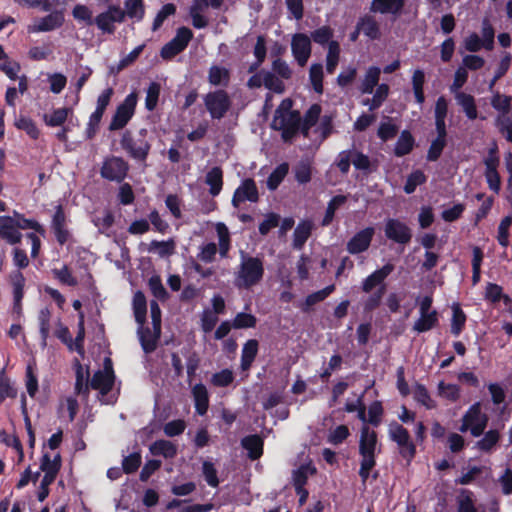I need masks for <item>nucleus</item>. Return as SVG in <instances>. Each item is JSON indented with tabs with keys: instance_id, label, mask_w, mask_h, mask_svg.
<instances>
[{
	"instance_id": "f257e3e1",
	"label": "nucleus",
	"mask_w": 512,
	"mask_h": 512,
	"mask_svg": "<svg viewBox=\"0 0 512 512\" xmlns=\"http://www.w3.org/2000/svg\"><path fill=\"white\" fill-rule=\"evenodd\" d=\"M264 276L263 261L241 252V261L234 274V285L238 289L249 290L259 284Z\"/></svg>"
},
{
	"instance_id": "f03ea898",
	"label": "nucleus",
	"mask_w": 512,
	"mask_h": 512,
	"mask_svg": "<svg viewBox=\"0 0 512 512\" xmlns=\"http://www.w3.org/2000/svg\"><path fill=\"white\" fill-rule=\"evenodd\" d=\"M378 450L376 432L364 425L359 440V453L361 455L359 475L363 482L368 479L370 471L376 465L375 456Z\"/></svg>"
},
{
	"instance_id": "7ed1b4c3",
	"label": "nucleus",
	"mask_w": 512,
	"mask_h": 512,
	"mask_svg": "<svg viewBox=\"0 0 512 512\" xmlns=\"http://www.w3.org/2000/svg\"><path fill=\"white\" fill-rule=\"evenodd\" d=\"M292 101L284 99L277 108L271 126L282 131L284 141H290L300 128V114L292 111Z\"/></svg>"
},
{
	"instance_id": "20e7f679",
	"label": "nucleus",
	"mask_w": 512,
	"mask_h": 512,
	"mask_svg": "<svg viewBox=\"0 0 512 512\" xmlns=\"http://www.w3.org/2000/svg\"><path fill=\"white\" fill-rule=\"evenodd\" d=\"M488 421V415L482 411L481 403L476 402L463 415L459 430L463 433L469 431L473 437H479L484 433Z\"/></svg>"
},
{
	"instance_id": "39448f33",
	"label": "nucleus",
	"mask_w": 512,
	"mask_h": 512,
	"mask_svg": "<svg viewBox=\"0 0 512 512\" xmlns=\"http://www.w3.org/2000/svg\"><path fill=\"white\" fill-rule=\"evenodd\" d=\"M204 105L212 119H221L231 107V99L223 90H216L207 93L204 98Z\"/></svg>"
},
{
	"instance_id": "423d86ee",
	"label": "nucleus",
	"mask_w": 512,
	"mask_h": 512,
	"mask_svg": "<svg viewBox=\"0 0 512 512\" xmlns=\"http://www.w3.org/2000/svg\"><path fill=\"white\" fill-rule=\"evenodd\" d=\"M137 104L136 93H130L124 101L117 107L116 113L112 118L109 129L119 130L123 128L132 118Z\"/></svg>"
},
{
	"instance_id": "0eeeda50",
	"label": "nucleus",
	"mask_w": 512,
	"mask_h": 512,
	"mask_svg": "<svg viewBox=\"0 0 512 512\" xmlns=\"http://www.w3.org/2000/svg\"><path fill=\"white\" fill-rule=\"evenodd\" d=\"M125 12L119 6H109L108 9L94 19V23L103 33L112 34L115 31V23L124 21Z\"/></svg>"
},
{
	"instance_id": "6e6552de",
	"label": "nucleus",
	"mask_w": 512,
	"mask_h": 512,
	"mask_svg": "<svg viewBox=\"0 0 512 512\" xmlns=\"http://www.w3.org/2000/svg\"><path fill=\"white\" fill-rule=\"evenodd\" d=\"M193 36L189 28L181 27L177 30L175 37L161 49V57L171 59L182 52L190 42Z\"/></svg>"
},
{
	"instance_id": "1a4fd4ad",
	"label": "nucleus",
	"mask_w": 512,
	"mask_h": 512,
	"mask_svg": "<svg viewBox=\"0 0 512 512\" xmlns=\"http://www.w3.org/2000/svg\"><path fill=\"white\" fill-rule=\"evenodd\" d=\"M114 383V372L112 367V361L109 357L104 359L103 369L97 371L91 380V387L99 390L104 396L107 394Z\"/></svg>"
},
{
	"instance_id": "9d476101",
	"label": "nucleus",
	"mask_w": 512,
	"mask_h": 512,
	"mask_svg": "<svg viewBox=\"0 0 512 512\" xmlns=\"http://www.w3.org/2000/svg\"><path fill=\"white\" fill-rule=\"evenodd\" d=\"M389 436L397 443L403 457L411 459L415 454V446L410 440L408 431L398 423L389 425Z\"/></svg>"
},
{
	"instance_id": "9b49d317",
	"label": "nucleus",
	"mask_w": 512,
	"mask_h": 512,
	"mask_svg": "<svg viewBox=\"0 0 512 512\" xmlns=\"http://www.w3.org/2000/svg\"><path fill=\"white\" fill-rule=\"evenodd\" d=\"M128 171V164L119 157L107 158L101 168V176L110 181H122Z\"/></svg>"
},
{
	"instance_id": "f8f14e48",
	"label": "nucleus",
	"mask_w": 512,
	"mask_h": 512,
	"mask_svg": "<svg viewBox=\"0 0 512 512\" xmlns=\"http://www.w3.org/2000/svg\"><path fill=\"white\" fill-rule=\"evenodd\" d=\"M63 23V13L61 11H54L45 17L34 19L27 30L29 33L49 32L61 27Z\"/></svg>"
},
{
	"instance_id": "ddd939ff",
	"label": "nucleus",
	"mask_w": 512,
	"mask_h": 512,
	"mask_svg": "<svg viewBox=\"0 0 512 512\" xmlns=\"http://www.w3.org/2000/svg\"><path fill=\"white\" fill-rule=\"evenodd\" d=\"M292 54L300 66H305L311 55V40L303 33H297L291 41Z\"/></svg>"
},
{
	"instance_id": "4468645a",
	"label": "nucleus",
	"mask_w": 512,
	"mask_h": 512,
	"mask_svg": "<svg viewBox=\"0 0 512 512\" xmlns=\"http://www.w3.org/2000/svg\"><path fill=\"white\" fill-rule=\"evenodd\" d=\"M121 145L131 157L141 161L146 159L150 150V144L145 138L133 139L128 133L123 135Z\"/></svg>"
},
{
	"instance_id": "2eb2a0df",
	"label": "nucleus",
	"mask_w": 512,
	"mask_h": 512,
	"mask_svg": "<svg viewBox=\"0 0 512 512\" xmlns=\"http://www.w3.org/2000/svg\"><path fill=\"white\" fill-rule=\"evenodd\" d=\"M375 234L373 227H367L358 231L346 245L347 251L352 254H359L365 252L370 247L371 241Z\"/></svg>"
},
{
	"instance_id": "dca6fc26",
	"label": "nucleus",
	"mask_w": 512,
	"mask_h": 512,
	"mask_svg": "<svg viewBox=\"0 0 512 512\" xmlns=\"http://www.w3.org/2000/svg\"><path fill=\"white\" fill-rule=\"evenodd\" d=\"M485 164V178L488 187L495 193H499L501 188V179L497 171L499 159L494 151H490L489 155L484 160Z\"/></svg>"
},
{
	"instance_id": "f3484780",
	"label": "nucleus",
	"mask_w": 512,
	"mask_h": 512,
	"mask_svg": "<svg viewBox=\"0 0 512 512\" xmlns=\"http://www.w3.org/2000/svg\"><path fill=\"white\" fill-rule=\"evenodd\" d=\"M385 235L387 238L400 244L408 243L411 239V232L408 226L397 219H388L386 221Z\"/></svg>"
},
{
	"instance_id": "a211bd4d",
	"label": "nucleus",
	"mask_w": 512,
	"mask_h": 512,
	"mask_svg": "<svg viewBox=\"0 0 512 512\" xmlns=\"http://www.w3.org/2000/svg\"><path fill=\"white\" fill-rule=\"evenodd\" d=\"M258 199V191L255 182L252 179H246L235 190L232 204L238 208L245 201L256 202Z\"/></svg>"
},
{
	"instance_id": "6ab92c4d",
	"label": "nucleus",
	"mask_w": 512,
	"mask_h": 512,
	"mask_svg": "<svg viewBox=\"0 0 512 512\" xmlns=\"http://www.w3.org/2000/svg\"><path fill=\"white\" fill-rule=\"evenodd\" d=\"M394 265L391 263L385 264L380 269L375 270L367 276L362 282V290L365 293L371 292L375 287L383 286L384 280L393 272Z\"/></svg>"
},
{
	"instance_id": "aec40b11",
	"label": "nucleus",
	"mask_w": 512,
	"mask_h": 512,
	"mask_svg": "<svg viewBox=\"0 0 512 512\" xmlns=\"http://www.w3.org/2000/svg\"><path fill=\"white\" fill-rule=\"evenodd\" d=\"M52 229L60 244H64L69 240L70 233L66 227V216L61 206H57L53 215Z\"/></svg>"
},
{
	"instance_id": "412c9836",
	"label": "nucleus",
	"mask_w": 512,
	"mask_h": 512,
	"mask_svg": "<svg viewBox=\"0 0 512 512\" xmlns=\"http://www.w3.org/2000/svg\"><path fill=\"white\" fill-rule=\"evenodd\" d=\"M208 7V0H193L189 9V14L195 28L202 29L208 25V19L204 15V12Z\"/></svg>"
},
{
	"instance_id": "4be33fe9",
	"label": "nucleus",
	"mask_w": 512,
	"mask_h": 512,
	"mask_svg": "<svg viewBox=\"0 0 512 512\" xmlns=\"http://www.w3.org/2000/svg\"><path fill=\"white\" fill-rule=\"evenodd\" d=\"M0 237L10 244L20 242L22 235L12 218H0Z\"/></svg>"
},
{
	"instance_id": "5701e85b",
	"label": "nucleus",
	"mask_w": 512,
	"mask_h": 512,
	"mask_svg": "<svg viewBox=\"0 0 512 512\" xmlns=\"http://www.w3.org/2000/svg\"><path fill=\"white\" fill-rule=\"evenodd\" d=\"M380 74L381 70L379 67H369L360 81L359 91L362 94H371L374 88L378 85Z\"/></svg>"
},
{
	"instance_id": "b1692460",
	"label": "nucleus",
	"mask_w": 512,
	"mask_h": 512,
	"mask_svg": "<svg viewBox=\"0 0 512 512\" xmlns=\"http://www.w3.org/2000/svg\"><path fill=\"white\" fill-rule=\"evenodd\" d=\"M454 98L468 119L475 120L478 117L475 99L472 95L464 92H456Z\"/></svg>"
},
{
	"instance_id": "393cba45",
	"label": "nucleus",
	"mask_w": 512,
	"mask_h": 512,
	"mask_svg": "<svg viewBox=\"0 0 512 512\" xmlns=\"http://www.w3.org/2000/svg\"><path fill=\"white\" fill-rule=\"evenodd\" d=\"M161 329H156L153 327V330L144 329L142 325L138 329V334L140 338V342L143 350L146 353L152 352L156 348L157 341L160 336Z\"/></svg>"
},
{
	"instance_id": "a878e982",
	"label": "nucleus",
	"mask_w": 512,
	"mask_h": 512,
	"mask_svg": "<svg viewBox=\"0 0 512 512\" xmlns=\"http://www.w3.org/2000/svg\"><path fill=\"white\" fill-rule=\"evenodd\" d=\"M10 281L13 288L14 309L20 312L21 301L24 296L25 278L21 272L15 271L11 273Z\"/></svg>"
},
{
	"instance_id": "bb28decb",
	"label": "nucleus",
	"mask_w": 512,
	"mask_h": 512,
	"mask_svg": "<svg viewBox=\"0 0 512 512\" xmlns=\"http://www.w3.org/2000/svg\"><path fill=\"white\" fill-rule=\"evenodd\" d=\"M404 6V0H373L371 11L381 14H398Z\"/></svg>"
},
{
	"instance_id": "cd10ccee",
	"label": "nucleus",
	"mask_w": 512,
	"mask_h": 512,
	"mask_svg": "<svg viewBox=\"0 0 512 512\" xmlns=\"http://www.w3.org/2000/svg\"><path fill=\"white\" fill-rule=\"evenodd\" d=\"M499 440L500 432L496 429H490L475 443V448L484 453H491L497 446Z\"/></svg>"
},
{
	"instance_id": "c85d7f7f",
	"label": "nucleus",
	"mask_w": 512,
	"mask_h": 512,
	"mask_svg": "<svg viewBox=\"0 0 512 512\" xmlns=\"http://www.w3.org/2000/svg\"><path fill=\"white\" fill-rule=\"evenodd\" d=\"M192 395L197 413L199 415H204L207 412L209 405V396L206 387L203 384H196L192 388Z\"/></svg>"
},
{
	"instance_id": "c756f323",
	"label": "nucleus",
	"mask_w": 512,
	"mask_h": 512,
	"mask_svg": "<svg viewBox=\"0 0 512 512\" xmlns=\"http://www.w3.org/2000/svg\"><path fill=\"white\" fill-rule=\"evenodd\" d=\"M242 446L248 451V456L255 460L263 453V441L258 435H250L242 439Z\"/></svg>"
},
{
	"instance_id": "7c9ffc66",
	"label": "nucleus",
	"mask_w": 512,
	"mask_h": 512,
	"mask_svg": "<svg viewBox=\"0 0 512 512\" xmlns=\"http://www.w3.org/2000/svg\"><path fill=\"white\" fill-rule=\"evenodd\" d=\"M312 223L310 221H302L295 228L293 235V247L301 249L311 235Z\"/></svg>"
},
{
	"instance_id": "2f4dec72",
	"label": "nucleus",
	"mask_w": 512,
	"mask_h": 512,
	"mask_svg": "<svg viewBox=\"0 0 512 512\" xmlns=\"http://www.w3.org/2000/svg\"><path fill=\"white\" fill-rule=\"evenodd\" d=\"M72 113L70 108L62 107L54 109L50 114L43 116V121L47 126L57 127L61 126L67 120L69 114Z\"/></svg>"
},
{
	"instance_id": "473e14b6",
	"label": "nucleus",
	"mask_w": 512,
	"mask_h": 512,
	"mask_svg": "<svg viewBox=\"0 0 512 512\" xmlns=\"http://www.w3.org/2000/svg\"><path fill=\"white\" fill-rule=\"evenodd\" d=\"M258 352V342L254 339L248 340L243 348L241 355V368L248 370L253 363Z\"/></svg>"
},
{
	"instance_id": "72a5a7b5",
	"label": "nucleus",
	"mask_w": 512,
	"mask_h": 512,
	"mask_svg": "<svg viewBox=\"0 0 512 512\" xmlns=\"http://www.w3.org/2000/svg\"><path fill=\"white\" fill-rule=\"evenodd\" d=\"M206 183L210 186L209 192L212 196H217L223 185V173L219 167H213L206 175Z\"/></svg>"
},
{
	"instance_id": "f704fd0d",
	"label": "nucleus",
	"mask_w": 512,
	"mask_h": 512,
	"mask_svg": "<svg viewBox=\"0 0 512 512\" xmlns=\"http://www.w3.org/2000/svg\"><path fill=\"white\" fill-rule=\"evenodd\" d=\"M438 322L437 312H420L419 319L414 323L413 329L418 333L426 332L436 326Z\"/></svg>"
},
{
	"instance_id": "c9c22d12",
	"label": "nucleus",
	"mask_w": 512,
	"mask_h": 512,
	"mask_svg": "<svg viewBox=\"0 0 512 512\" xmlns=\"http://www.w3.org/2000/svg\"><path fill=\"white\" fill-rule=\"evenodd\" d=\"M150 451L153 455H162L165 458H173L177 453V447L168 440H158L150 446Z\"/></svg>"
},
{
	"instance_id": "e433bc0d",
	"label": "nucleus",
	"mask_w": 512,
	"mask_h": 512,
	"mask_svg": "<svg viewBox=\"0 0 512 512\" xmlns=\"http://www.w3.org/2000/svg\"><path fill=\"white\" fill-rule=\"evenodd\" d=\"M358 28L362 33L370 39H378L380 37V29L377 21L371 16H365L358 22Z\"/></svg>"
},
{
	"instance_id": "4c0bfd02",
	"label": "nucleus",
	"mask_w": 512,
	"mask_h": 512,
	"mask_svg": "<svg viewBox=\"0 0 512 512\" xmlns=\"http://www.w3.org/2000/svg\"><path fill=\"white\" fill-rule=\"evenodd\" d=\"M51 312L47 308H43L38 314L39 331L41 334V346H47V340L50 334Z\"/></svg>"
},
{
	"instance_id": "58836bf2",
	"label": "nucleus",
	"mask_w": 512,
	"mask_h": 512,
	"mask_svg": "<svg viewBox=\"0 0 512 512\" xmlns=\"http://www.w3.org/2000/svg\"><path fill=\"white\" fill-rule=\"evenodd\" d=\"M124 7L125 16L135 21L143 19L145 13L143 0H125Z\"/></svg>"
},
{
	"instance_id": "ea45409f",
	"label": "nucleus",
	"mask_w": 512,
	"mask_h": 512,
	"mask_svg": "<svg viewBox=\"0 0 512 512\" xmlns=\"http://www.w3.org/2000/svg\"><path fill=\"white\" fill-rule=\"evenodd\" d=\"M15 126L19 130H23L30 138L37 139L40 135L36 123L29 117L20 115L15 119Z\"/></svg>"
},
{
	"instance_id": "a19ab883",
	"label": "nucleus",
	"mask_w": 512,
	"mask_h": 512,
	"mask_svg": "<svg viewBox=\"0 0 512 512\" xmlns=\"http://www.w3.org/2000/svg\"><path fill=\"white\" fill-rule=\"evenodd\" d=\"M216 232L218 235L219 254L221 257H227L230 249V233L224 223L216 224Z\"/></svg>"
},
{
	"instance_id": "79ce46f5",
	"label": "nucleus",
	"mask_w": 512,
	"mask_h": 512,
	"mask_svg": "<svg viewBox=\"0 0 512 512\" xmlns=\"http://www.w3.org/2000/svg\"><path fill=\"white\" fill-rule=\"evenodd\" d=\"M340 58V45L336 41L329 42L326 55V70L329 74L334 73Z\"/></svg>"
},
{
	"instance_id": "37998d69",
	"label": "nucleus",
	"mask_w": 512,
	"mask_h": 512,
	"mask_svg": "<svg viewBox=\"0 0 512 512\" xmlns=\"http://www.w3.org/2000/svg\"><path fill=\"white\" fill-rule=\"evenodd\" d=\"M208 80L209 83L214 86L227 85L229 81V72L224 67L212 66L209 70Z\"/></svg>"
},
{
	"instance_id": "c03bdc74",
	"label": "nucleus",
	"mask_w": 512,
	"mask_h": 512,
	"mask_svg": "<svg viewBox=\"0 0 512 512\" xmlns=\"http://www.w3.org/2000/svg\"><path fill=\"white\" fill-rule=\"evenodd\" d=\"M323 66L320 63L312 64L309 70V79L315 92H323Z\"/></svg>"
},
{
	"instance_id": "a18cd8bd",
	"label": "nucleus",
	"mask_w": 512,
	"mask_h": 512,
	"mask_svg": "<svg viewBox=\"0 0 512 512\" xmlns=\"http://www.w3.org/2000/svg\"><path fill=\"white\" fill-rule=\"evenodd\" d=\"M316 469L311 464L300 466L293 474V481L295 488L304 487L308 478L314 475Z\"/></svg>"
},
{
	"instance_id": "49530a36",
	"label": "nucleus",
	"mask_w": 512,
	"mask_h": 512,
	"mask_svg": "<svg viewBox=\"0 0 512 512\" xmlns=\"http://www.w3.org/2000/svg\"><path fill=\"white\" fill-rule=\"evenodd\" d=\"M413 145L414 139L412 135L408 131H403L398 138L394 152L399 157L404 156L412 150Z\"/></svg>"
},
{
	"instance_id": "de8ad7c7",
	"label": "nucleus",
	"mask_w": 512,
	"mask_h": 512,
	"mask_svg": "<svg viewBox=\"0 0 512 512\" xmlns=\"http://www.w3.org/2000/svg\"><path fill=\"white\" fill-rule=\"evenodd\" d=\"M452 313L451 332L455 336H458L466 322V315L458 304L452 306Z\"/></svg>"
},
{
	"instance_id": "09e8293b",
	"label": "nucleus",
	"mask_w": 512,
	"mask_h": 512,
	"mask_svg": "<svg viewBox=\"0 0 512 512\" xmlns=\"http://www.w3.org/2000/svg\"><path fill=\"white\" fill-rule=\"evenodd\" d=\"M133 309L136 321L143 325L146 316V299L142 292H136L133 297Z\"/></svg>"
},
{
	"instance_id": "8fccbe9b",
	"label": "nucleus",
	"mask_w": 512,
	"mask_h": 512,
	"mask_svg": "<svg viewBox=\"0 0 512 512\" xmlns=\"http://www.w3.org/2000/svg\"><path fill=\"white\" fill-rule=\"evenodd\" d=\"M60 468V456L54 455L53 458H51L50 455L44 454L41 459V465L40 469L44 474H52L57 475Z\"/></svg>"
},
{
	"instance_id": "3c124183",
	"label": "nucleus",
	"mask_w": 512,
	"mask_h": 512,
	"mask_svg": "<svg viewBox=\"0 0 512 512\" xmlns=\"http://www.w3.org/2000/svg\"><path fill=\"white\" fill-rule=\"evenodd\" d=\"M289 167L287 163H282L270 174L267 180V186L270 190H275L283 181L288 173Z\"/></svg>"
},
{
	"instance_id": "603ef678",
	"label": "nucleus",
	"mask_w": 512,
	"mask_h": 512,
	"mask_svg": "<svg viewBox=\"0 0 512 512\" xmlns=\"http://www.w3.org/2000/svg\"><path fill=\"white\" fill-rule=\"evenodd\" d=\"M438 394L442 398L450 401H456L460 397V388L456 384L440 382L438 384Z\"/></svg>"
},
{
	"instance_id": "864d4df0",
	"label": "nucleus",
	"mask_w": 512,
	"mask_h": 512,
	"mask_svg": "<svg viewBox=\"0 0 512 512\" xmlns=\"http://www.w3.org/2000/svg\"><path fill=\"white\" fill-rule=\"evenodd\" d=\"M149 250L157 253L160 257L170 256L174 253L175 243L173 240L152 241Z\"/></svg>"
},
{
	"instance_id": "5fc2aeb1",
	"label": "nucleus",
	"mask_w": 512,
	"mask_h": 512,
	"mask_svg": "<svg viewBox=\"0 0 512 512\" xmlns=\"http://www.w3.org/2000/svg\"><path fill=\"white\" fill-rule=\"evenodd\" d=\"M161 91V86L157 82H151L147 92L145 99V107L147 110L152 111L155 109L158 103L159 95Z\"/></svg>"
},
{
	"instance_id": "6e6d98bb",
	"label": "nucleus",
	"mask_w": 512,
	"mask_h": 512,
	"mask_svg": "<svg viewBox=\"0 0 512 512\" xmlns=\"http://www.w3.org/2000/svg\"><path fill=\"white\" fill-rule=\"evenodd\" d=\"M321 109L318 105H313L305 115L303 124L301 125V132L308 136L309 130L314 126L319 118Z\"/></svg>"
},
{
	"instance_id": "4d7b16f0",
	"label": "nucleus",
	"mask_w": 512,
	"mask_h": 512,
	"mask_svg": "<svg viewBox=\"0 0 512 512\" xmlns=\"http://www.w3.org/2000/svg\"><path fill=\"white\" fill-rule=\"evenodd\" d=\"M263 85L276 93H282L284 91L283 81L269 71H263Z\"/></svg>"
},
{
	"instance_id": "13d9d810",
	"label": "nucleus",
	"mask_w": 512,
	"mask_h": 512,
	"mask_svg": "<svg viewBox=\"0 0 512 512\" xmlns=\"http://www.w3.org/2000/svg\"><path fill=\"white\" fill-rule=\"evenodd\" d=\"M257 319L250 313H238L233 319L232 326L235 329L253 328L255 327Z\"/></svg>"
},
{
	"instance_id": "bf43d9fd",
	"label": "nucleus",
	"mask_w": 512,
	"mask_h": 512,
	"mask_svg": "<svg viewBox=\"0 0 512 512\" xmlns=\"http://www.w3.org/2000/svg\"><path fill=\"white\" fill-rule=\"evenodd\" d=\"M457 503H458V512H477V510L474 506L472 493L467 490L461 491V493L459 494V496L457 498Z\"/></svg>"
},
{
	"instance_id": "052dcab7",
	"label": "nucleus",
	"mask_w": 512,
	"mask_h": 512,
	"mask_svg": "<svg viewBox=\"0 0 512 512\" xmlns=\"http://www.w3.org/2000/svg\"><path fill=\"white\" fill-rule=\"evenodd\" d=\"M425 181V174L421 170H416L408 176L406 184L404 186V191L407 194H411L415 191L418 185L423 184Z\"/></svg>"
},
{
	"instance_id": "680f3d73",
	"label": "nucleus",
	"mask_w": 512,
	"mask_h": 512,
	"mask_svg": "<svg viewBox=\"0 0 512 512\" xmlns=\"http://www.w3.org/2000/svg\"><path fill=\"white\" fill-rule=\"evenodd\" d=\"M389 90V86L385 83L376 86V90L371 99L370 110H375L382 105V103L388 97Z\"/></svg>"
},
{
	"instance_id": "e2e57ef3",
	"label": "nucleus",
	"mask_w": 512,
	"mask_h": 512,
	"mask_svg": "<svg viewBox=\"0 0 512 512\" xmlns=\"http://www.w3.org/2000/svg\"><path fill=\"white\" fill-rule=\"evenodd\" d=\"M72 15L75 20L84 22L86 25H92L94 23L92 11L86 5H76L72 10Z\"/></svg>"
},
{
	"instance_id": "0e129e2a",
	"label": "nucleus",
	"mask_w": 512,
	"mask_h": 512,
	"mask_svg": "<svg viewBox=\"0 0 512 512\" xmlns=\"http://www.w3.org/2000/svg\"><path fill=\"white\" fill-rule=\"evenodd\" d=\"M50 91L59 94L66 86L67 78L62 73H51L47 75Z\"/></svg>"
},
{
	"instance_id": "69168bd1",
	"label": "nucleus",
	"mask_w": 512,
	"mask_h": 512,
	"mask_svg": "<svg viewBox=\"0 0 512 512\" xmlns=\"http://www.w3.org/2000/svg\"><path fill=\"white\" fill-rule=\"evenodd\" d=\"M217 245L213 242L204 243L199 248V253L197 255L198 259L205 262L210 263L214 260L217 253Z\"/></svg>"
},
{
	"instance_id": "338daca9",
	"label": "nucleus",
	"mask_w": 512,
	"mask_h": 512,
	"mask_svg": "<svg viewBox=\"0 0 512 512\" xmlns=\"http://www.w3.org/2000/svg\"><path fill=\"white\" fill-rule=\"evenodd\" d=\"M20 69L19 63L9 57L0 63V70L11 80H17Z\"/></svg>"
},
{
	"instance_id": "774afa93",
	"label": "nucleus",
	"mask_w": 512,
	"mask_h": 512,
	"mask_svg": "<svg viewBox=\"0 0 512 512\" xmlns=\"http://www.w3.org/2000/svg\"><path fill=\"white\" fill-rule=\"evenodd\" d=\"M333 36V30L329 26H322L311 34L313 41L320 45L329 44Z\"/></svg>"
}]
</instances>
